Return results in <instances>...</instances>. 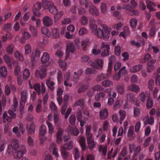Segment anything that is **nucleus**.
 <instances>
[{
	"mask_svg": "<svg viewBox=\"0 0 160 160\" xmlns=\"http://www.w3.org/2000/svg\"><path fill=\"white\" fill-rule=\"evenodd\" d=\"M156 62V60L153 59L149 61L148 63V71L150 72L153 69L154 67V64Z\"/></svg>",
	"mask_w": 160,
	"mask_h": 160,
	"instance_id": "obj_19",
	"label": "nucleus"
},
{
	"mask_svg": "<svg viewBox=\"0 0 160 160\" xmlns=\"http://www.w3.org/2000/svg\"><path fill=\"white\" fill-rule=\"evenodd\" d=\"M34 88L37 92L38 94L39 95L41 93V88L40 84L37 83L35 84L33 86Z\"/></svg>",
	"mask_w": 160,
	"mask_h": 160,
	"instance_id": "obj_50",
	"label": "nucleus"
},
{
	"mask_svg": "<svg viewBox=\"0 0 160 160\" xmlns=\"http://www.w3.org/2000/svg\"><path fill=\"white\" fill-rule=\"evenodd\" d=\"M43 25L46 27H49L52 26L53 23V21L52 18L48 16H45L42 20Z\"/></svg>",
	"mask_w": 160,
	"mask_h": 160,
	"instance_id": "obj_9",
	"label": "nucleus"
},
{
	"mask_svg": "<svg viewBox=\"0 0 160 160\" xmlns=\"http://www.w3.org/2000/svg\"><path fill=\"white\" fill-rule=\"evenodd\" d=\"M13 103V105L12 106V108L13 111H16L18 106V101L16 98H14Z\"/></svg>",
	"mask_w": 160,
	"mask_h": 160,
	"instance_id": "obj_64",
	"label": "nucleus"
},
{
	"mask_svg": "<svg viewBox=\"0 0 160 160\" xmlns=\"http://www.w3.org/2000/svg\"><path fill=\"white\" fill-rule=\"evenodd\" d=\"M14 46L12 44L8 45L7 49V52L8 53L11 54L13 52Z\"/></svg>",
	"mask_w": 160,
	"mask_h": 160,
	"instance_id": "obj_56",
	"label": "nucleus"
},
{
	"mask_svg": "<svg viewBox=\"0 0 160 160\" xmlns=\"http://www.w3.org/2000/svg\"><path fill=\"white\" fill-rule=\"evenodd\" d=\"M67 107V105L64 104L62 108L61 109V112L62 114H65V118H67L69 115L71 113V108H68L66 113H65L66 108Z\"/></svg>",
	"mask_w": 160,
	"mask_h": 160,
	"instance_id": "obj_14",
	"label": "nucleus"
},
{
	"mask_svg": "<svg viewBox=\"0 0 160 160\" xmlns=\"http://www.w3.org/2000/svg\"><path fill=\"white\" fill-rule=\"evenodd\" d=\"M40 53L41 52L38 48H37L34 51L32 52L31 58H32V65H33V63L34 61L35 57H39L40 56Z\"/></svg>",
	"mask_w": 160,
	"mask_h": 160,
	"instance_id": "obj_20",
	"label": "nucleus"
},
{
	"mask_svg": "<svg viewBox=\"0 0 160 160\" xmlns=\"http://www.w3.org/2000/svg\"><path fill=\"white\" fill-rule=\"evenodd\" d=\"M53 148L52 154L56 157H58L59 155L58 153V150L55 146V143L54 142H51L50 144V148Z\"/></svg>",
	"mask_w": 160,
	"mask_h": 160,
	"instance_id": "obj_29",
	"label": "nucleus"
},
{
	"mask_svg": "<svg viewBox=\"0 0 160 160\" xmlns=\"http://www.w3.org/2000/svg\"><path fill=\"white\" fill-rule=\"evenodd\" d=\"M108 74H102L98 76L97 80L98 81H102L104 79L108 78Z\"/></svg>",
	"mask_w": 160,
	"mask_h": 160,
	"instance_id": "obj_47",
	"label": "nucleus"
},
{
	"mask_svg": "<svg viewBox=\"0 0 160 160\" xmlns=\"http://www.w3.org/2000/svg\"><path fill=\"white\" fill-rule=\"evenodd\" d=\"M59 65L63 71L65 70L67 68V64L65 61L59 59L58 61Z\"/></svg>",
	"mask_w": 160,
	"mask_h": 160,
	"instance_id": "obj_38",
	"label": "nucleus"
},
{
	"mask_svg": "<svg viewBox=\"0 0 160 160\" xmlns=\"http://www.w3.org/2000/svg\"><path fill=\"white\" fill-rule=\"evenodd\" d=\"M46 84L48 87L52 91L54 90V85H55V83L51 81L50 79L47 80Z\"/></svg>",
	"mask_w": 160,
	"mask_h": 160,
	"instance_id": "obj_24",
	"label": "nucleus"
},
{
	"mask_svg": "<svg viewBox=\"0 0 160 160\" xmlns=\"http://www.w3.org/2000/svg\"><path fill=\"white\" fill-rule=\"evenodd\" d=\"M46 132V126L44 125H42L40 128L39 135L42 136L44 135Z\"/></svg>",
	"mask_w": 160,
	"mask_h": 160,
	"instance_id": "obj_40",
	"label": "nucleus"
},
{
	"mask_svg": "<svg viewBox=\"0 0 160 160\" xmlns=\"http://www.w3.org/2000/svg\"><path fill=\"white\" fill-rule=\"evenodd\" d=\"M127 99L130 102H134L135 101V96L134 94L132 92L128 93L127 95Z\"/></svg>",
	"mask_w": 160,
	"mask_h": 160,
	"instance_id": "obj_34",
	"label": "nucleus"
},
{
	"mask_svg": "<svg viewBox=\"0 0 160 160\" xmlns=\"http://www.w3.org/2000/svg\"><path fill=\"white\" fill-rule=\"evenodd\" d=\"M54 18L55 21L58 20L61 18L63 15V12L62 11H60L58 12H57V13L54 14Z\"/></svg>",
	"mask_w": 160,
	"mask_h": 160,
	"instance_id": "obj_53",
	"label": "nucleus"
},
{
	"mask_svg": "<svg viewBox=\"0 0 160 160\" xmlns=\"http://www.w3.org/2000/svg\"><path fill=\"white\" fill-rule=\"evenodd\" d=\"M53 3L51 1L46 0H43L42 1V6L45 9H49L51 5H53Z\"/></svg>",
	"mask_w": 160,
	"mask_h": 160,
	"instance_id": "obj_22",
	"label": "nucleus"
},
{
	"mask_svg": "<svg viewBox=\"0 0 160 160\" xmlns=\"http://www.w3.org/2000/svg\"><path fill=\"white\" fill-rule=\"evenodd\" d=\"M75 105L76 106H80L82 108L84 106V101L83 99H80L78 100L75 103Z\"/></svg>",
	"mask_w": 160,
	"mask_h": 160,
	"instance_id": "obj_63",
	"label": "nucleus"
},
{
	"mask_svg": "<svg viewBox=\"0 0 160 160\" xmlns=\"http://www.w3.org/2000/svg\"><path fill=\"white\" fill-rule=\"evenodd\" d=\"M29 30L33 36H36L37 34V31L36 28L32 25H29Z\"/></svg>",
	"mask_w": 160,
	"mask_h": 160,
	"instance_id": "obj_39",
	"label": "nucleus"
},
{
	"mask_svg": "<svg viewBox=\"0 0 160 160\" xmlns=\"http://www.w3.org/2000/svg\"><path fill=\"white\" fill-rule=\"evenodd\" d=\"M141 146H138L134 150V157H137L138 153L141 151Z\"/></svg>",
	"mask_w": 160,
	"mask_h": 160,
	"instance_id": "obj_61",
	"label": "nucleus"
},
{
	"mask_svg": "<svg viewBox=\"0 0 160 160\" xmlns=\"http://www.w3.org/2000/svg\"><path fill=\"white\" fill-rule=\"evenodd\" d=\"M128 89L129 90L136 93L138 92L140 90V88L138 86L134 84H132L129 86Z\"/></svg>",
	"mask_w": 160,
	"mask_h": 160,
	"instance_id": "obj_33",
	"label": "nucleus"
},
{
	"mask_svg": "<svg viewBox=\"0 0 160 160\" xmlns=\"http://www.w3.org/2000/svg\"><path fill=\"white\" fill-rule=\"evenodd\" d=\"M146 2L147 8L149 9L150 12L156 11V10L154 8L156 6L155 3L149 0H147Z\"/></svg>",
	"mask_w": 160,
	"mask_h": 160,
	"instance_id": "obj_17",
	"label": "nucleus"
},
{
	"mask_svg": "<svg viewBox=\"0 0 160 160\" xmlns=\"http://www.w3.org/2000/svg\"><path fill=\"white\" fill-rule=\"evenodd\" d=\"M116 88L118 93L120 94H122L124 92L125 88L123 85H117Z\"/></svg>",
	"mask_w": 160,
	"mask_h": 160,
	"instance_id": "obj_37",
	"label": "nucleus"
},
{
	"mask_svg": "<svg viewBox=\"0 0 160 160\" xmlns=\"http://www.w3.org/2000/svg\"><path fill=\"white\" fill-rule=\"evenodd\" d=\"M101 26L103 28V30L101 29L100 28H98L96 33H95L94 34L100 38H103V39L108 38L110 35V30L106 25L102 24Z\"/></svg>",
	"mask_w": 160,
	"mask_h": 160,
	"instance_id": "obj_1",
	"label": "nucleus"
},
{
	"mask_svg": "<svg viewBox=\"0 0 160 160\" xmlns=\"http://www.w3.org/2000/svg\"><path fill=\"white\" fill-rule=\"evenodd\" d=\"M123 8L124 9L132 12L135 15H138V12L134 10L129 5L124 4L123 5Z\"/></svg>",
	"mask_w": 160,
	"mask_h": 160,
	"instance_id": "obj_30",
	"label": "nucleus"
},
{
	"mask_svg": "<svg viewBox=\"0 0 160 160\" xmlns=\"http://www.w3.org/2000/svg\"><path fill=\"white\" fill-rule=\"evenodd\" d=\"M113 84L112 82L109 80H105L102 82V85L104 87H109Z\"/></svg>",
	"mask_w": 160,
	"mask_h": 160,
	"instance_id": "obj_42",
	"label": "nucleus"
},
{
	"mask_svg": "<svg viewBox=\"0 0 160 160\" xmlns=\"http://www.w3.org/2000/svg\"><path fill=\"white\" fill-rule=\"evenodd\" d=\"M120 116V123L122 124V122L126 116V112L123 110H120L119 112Z\"/></svg>",
	"mask_w": 160,
	"mask_h": 160,
	"instance_id": "obj_31",
	"label": "nucleus"
},
{
	"mask_svg": "<svg viewBox=\"0 0 160 160\" xmlns=\"http://www.w3.org/2000/svg\"><path fill=\"white\" fill-rule=\"evenodd\" d=\"M99 150L100 152H102L103 156H105L106 155L107 152V147L106 146H101L99 148Z\"/></svg>",
	"mask_w": 160,
	"mask_h": 160,
	"instance_id": "obj_43",
	"label": "nucleus"
},
{
	"mask_svg": "<svg viewBox=\"0 0 160 160\" xmlns=\"http://www.w3.org/2000/svg\"><path fill=\"white\" fill-rule=\"evenodd\" d=\"M126 73L127 71L126 70V67L123 66L119 70L118 74L114 76V79L116 80H118L121 77V74H125Z\"/></svg>",
	"mask_w": 160,
	"mask_h": 160,
	"instance_id": "obj_12",
	"label": "nucleus"
},
{
	"mask_svg": "<svg viewBox=\"0 0 160 160\" xmlns=\"http://www.w3.org/2000/svg\"><path fill=\"white\" fill-rule=\"evenodd\" d=\"M137 22L134 18H132L130 20V24L131 26L133 28H135L137 26Z\"/></svg>",
	"mask_w": 160,
	"mask_h": 160,
	"instance_id": "obj_62",
	"label": "nucleus"
},
{
	"mask_svg": "<svg viewBox=\"0 0 160 160\" xmlns=\"http://www.w3.org/2000/svg\"><path fill=\"white\" fill-rule=\"evenodd\" d=\"M67 132L69 134L75 136H78L79 133V131L78 129L75 127L71 126H69L68 128Z\"/></svg>",
	"mask_w": 160,
	"mask_h": 160,
	"instance_id": "obj_11",
	"label": "nucleus"
},
{
	"mask_svg": "<svg viewBox=\"0 0 160 160\" xmlns=\"http://www.w3.org/2000/svg\"><path fill=\"white\" fill-rule=\"evenodd\" d=\"M90 27L92 32L94 34L95 33H96V31L98 29L97 25L93 23H91L90 22Z\"/></svg>",
	"mask_w": 160,
	"mask_h": 160,
	"instance_id": "obj_58",
	"label": "nucleus"
},
{
	"mask_svg": "<svg viewBox=\"0 0 160 160\" xmlns=\"http://www.w3.org/2000/svg\"><path fill=\"white\" fill-rule=\"evenodd\" d=\"M46 68L45 67H43L40 71L37 70L35 72V75L37 77L40 78L41 79L44 78L46 74Z\"/></svg>",
	"mask_w": 160,
	"mask_h": 160,
	"instance_id": "obj_8",
	"label": "nucleus"
},
{
	"mask_svg": "<svg viewBox=\"0 0 160 160\" xmlns=\"http://www.w3.org/2000/svg\"><path fill=\"white\" fill-rule=\"evenodd\" d=\"M28 96V93L27 90H24L21 92L20 103V111L21 112L23 111L25 104L27 102Z\"/></svg>",
	"mask_w": 160,
	"mask_h": 160,
	"instance_id": "obj_2",
	"label": "nucleus"
},
{
	"mask_svg": "<svg viewBox=\"0 0 160 160\" xmlns=\"http://www.w3.org/2000/svg\"><path fill=\"white\" fill-rule=\"evenodd\" d=\"M88 20L87 18L85 15H83L81 20L82 24L83 26H85L88 23Z\"/></svg>",
	"mask_w": 160,
	"mask_h": 160,
	"instance_id": "obj_60",
	"label": "nucleus"
},
{
	"mask_svg": "<svg viewBox=\"0 0 160 160\" xmlns=\"http://www.w3.org/2000/svg\"><path fill=\"white\" fill-rule=\"evenodd\" d=\"M89 12L92 15L94 16L99 15V12L97 8L93 5H91L89 7Z\"/></svg>",
	"mask_w": 160,
	"mask_h": 160,
	"instance_id": "obj_16",
	"label": "nucleus"
},
{
	"mask_svg": "<svg viewBox=\"0 0 160 160\" xmlns=\"http://www.w3.org/2000/svg\"><path fill=\"white\" fill-rule=\"evenodd\" d=\"M102 50L101 55L103 57H106L108 55L110 47L109 45L103 44L101 47Z\"/></svg>",
	"mask_w": 160,
	"mask_h": 160,
	"instance_id": "obj_10",
	"label": "nucleus"
},
{
	"mask_svg": "<svg viewBox=\"0 0 160 160\" xmlns=\"http://www.w3.org/2000/svg\"><path fill=\"white\" fill-rule=\"evenodd\" d=\"M100 8L102 13L105 14L107 10V7L104 3H102L101 4Z\"/></svg>",
	"mask_w": 160,
	"mask_h": 160,
	"instance_id": "obj_51",
	"label": "nucleus"
},
{
	"mask_svg": "<svg viewBox=\"0 0 160 160\" xmlns=\"http://www.w3.org/2000/svg\"><path fill=\"white\" fill-rule=\"evenodd\" d=\"M69 121L70 123L72 125L74 124L76 121V116L74 114L71 115L69 118Z\"/></svg>",
	"mask_w": 160,
	"mask_h": 160,
	"instance_id": "obj_54",
	"label": "nucleus"
},
{
	"mask_svg": "<svg viewBox=\"0 0 160 160\" xmlns=\"http://www.w3.org/2000/svg\"><path fill=\"white\" fill-rule=\"evenodd\" d=\"M87 143L88 145V148L91 150H92L95 145V144L94 140L87 141Z\"/></svg>",
	"mask_w": 160,
	"mask_h": 160,
	"instance_id": "obj_45",
	"label": "nucleus"
},
{
	"mask_svg": "<svg viewBox=\"0 0 160 160\" xmlns=\"http://www.w3.org/2000/svg\"><path fill=\"white\" fill-rule=\"evenodd\" d=\"M73 147V143L72 141H70L64 144L62 146L61 148L65 150H70Z\"/></svg>",
	"mask_w": 160,
	"mask_h": 160,
	"instance_id": "obj_23",
	"label": "nucleus"
},
{
	"mask_svg": "<svg viewBox=\"0 0 160 160\" xmlns=\"http://www.w3.org/2000/svg\"><path fill=\"white\" fill-rule=\"evenodd\" d=\"M49 59V54L47 52H43L41 58V61L42 63H45L48 62Z\"/></svg>",
	"mask_w": 160,
	"mask_h": 160,
	"instance_id": "obj_18",
	"label": "nucleus"
},
{
	"mask_svg": "<svg viewBox=\"0 0 160 160\" xmlns=\"http://www.w3.org/2000/svg\"><path fill=\"white\" fill-rule=\"evenodd\" d=\"M107 92V90H105L104 91L100 92L97 93L95 96V100L97 102H99L100 101L101 98H105L106 96V93Z\"/></svg>",
	"mask_w": 160,
	"mask_h": 160,
	"instance_id": "obj_15",
	"label": "nucleus"
},
{
	"mask_svg": "<svg viewBox=\"0 0 160 160\" xmlns=\"http://www.w3.org/2000/svg\"><path fill=\"white\" fill-rule=\"evenodd\" d=\"M75 48L73 43L71 42L67 43L66 49V55L65 60H67L69 56L70 52L73 53L75 51Z\"/></svg>",
	"mask_w": 160,
	"mask_h": 160,
	"instance_id": "obj_5",
	"label": "nucleus"
},
{
	"mask_svg": "<svg viewBox=\"0 0 160 160\" xmlns=\"http://www.w3.org/2000/svg\"><path fill=\"white\" fill-rule=\"evenodd\" d=\"M97 71L94 69L89 68H88L86 71V74H92L96 73Z\"/></svg>",
	"mask_w": 160,
	"mask_h": 160,
	"instance_id": "obj_57",
	"label": "nucleus"
},
{
	"mask_svg": "<svg viewBox=\"0 0 160 160\" xmlns=\"http://www.w3.org/2000/svg\"><path fill=\"white\" fill-rule=\"evenodd\" d=\"M153 101L152 99L150 97H148V98L146 106L148 109L151 108L153 106Z\"/></svg>",
	"mask_w": 160,
	"mask_h": 160,
	"instance_id": "obj_41",
	"label": "nucleus"
},
{
	"mask_svg": "<svg viewBox=\"0 0 160 160\" xmlns=\"http://www.w3.org/2000/svg\"><path fill=\"white\" fill-rule=\"evenodd\" d=\"M27 129L28 132L29 134H32L35 132V126L34 124L32 123L29 126H28Z\"/></svg>",
	"mask_w": 160,
	"mask_h": 160,
	"instance_id": "obj_32",
	"label": "nucleus"
},
{
	"mask_svg": "<svg viewBox=\"0 0 160 160\" xmlns=\"http://www.w3.org/2000/svg\"><path fill=\"white\" fill-rule=\"evenodd\" d=\"M30 35L27 32H24L22 34V38L21 39V42L22 43L25 42V40L28 39L30 38Z\"/></svg>",
	"mask_w": 160,
	"mask_h": 160,
	"instance_id": "obj_36",
	"label": "nucleus"
},
{
	"mask_svg": "<svg viewBox=\"0 0 160 160\" xmlns=\"http://www.w3.org/2000/svg\"><path fill=\"white\" fill-rule=\"evenodd\" d=\"M88 88L87 85H83L81 86L78 88V93H80L86 90Z\"/></svg>",
	"mask_w": 160,
	"mask_h": 160,
	"instance_id": "obj_59",
	"label": "nucleus"
},
{
	"mask_svg": "<svg viewBox=\"0 0 160 160\" xmlns=\"http://www.w3.org/2000/svg\"><path fill=\"white\" fill-rule=\"evenodd\" d=\"M4 59L8 67L10 68H12V64L11 62V59L8 55L5 54L4 56Z\"/></svg>",
	"mask_w": 160,
	"mask_h": 160,
	"instance_id": "obj_26",
	"label": "nucleus"
},
{
	"mask_svg": "<svg viewBox=\"0 0 160 160\" xmlns=\"http://www.w3.org/2000/svg\"><path fill=\"white\" fill-rule=\"evenodd\" d=\"M116 57L114 56H112L109 58V62L108 64V67L107 70L108 72L109 73L111 72L112 68V64L116 61Z\"/></svg>",
	"mask_w": 160,
	"mask_h": 160,
	"instance_id": "obj_13",
	"label": "nucleus"
},
{
	"mask_svg": "<svg viewBox=\"0 0 160 160\" xmlns=\"http://www.w3.org/2000/svg\"><path fill=\"white\" fill-rule=\"evenodd\" d=\"M85 142L86 140L85 138L83 137H80L79 139V143L81 148L83 151H84L86 148Z\"/></svg>",
	"mask_w": 160,
	"mask_h": 160,
	"instance_id": "obj_25",
	"label": "nucleus"
},
{
	"mask_svg": "<svg viewBox=\"0 0 160 160\" xmlns=\"http://www.w3.org/2000/svg\"><path fill=\"white\" fill-rule=\"evenodd\" d=\"M27 152V150L24 146H23L21 150L16 152L14 155V157L16 159H19L22 157Z\"/></svg>",
	"mask_w": 160,
	"mask_h": 160,
	"instance_id": "obj_7",
	"label": "nucleus"
},
{
	"mask_svg": "<svg viewBox=\"0 0 160 160\" xmlns=\"http://www.w3.org/2000/svg\"><path fill=\"white\" fill-rule=\"evenodd\" d=\"M48 10L50 13H52L53 14H55L58 11L56 8L53 5H53H51V7L49 8Z\"/></svg>",
	"mask_w": 160,
	"mask_h": 160,
	"instance_id": "obj_52",
	"label": "nucleus"
},
{
	"mask_svg": "<svg viewBox=\"0 0 160 160\" xmlns=\"http://www.w3.org/2000/svg\"><path fill=\"white\" fill-rule=\"evenodd\" d=\"M0 74L1 76L4 78H5L7 76V70L5 66H2L0 68Z\"/></svg>",
	"mask_w": 160,
	"mask_h": 160,
	"instance_id": "obj_27",
	"label": "nucleus"
},
{
	"mask_svg": "<svg viewBox=\"0 0 160 160\" xmlns=\"http://www.w3.org/2000/svg\"><path fill=\"white\" fill-rule=\"evenodd\" d=\"M14 56L16 58H18L20 61H23V56L18 51H17L15 52Z\"/></svg>",
	"mask_w": 160,
	"mask_h": 160,
	"instance_id": "obj_49",
	"label": "nucleus"
},
{
	"mask_svg": "<svg viewBox=\"0 0 160 160\" xmlns=\"http://www.w3.org/2000/svg\"><path fill=\"white\" fill-rule=\"evenodd\" d=\"M30 76V73L28 69L27 68L25 69L23 72V77L24 79H27Z\"/></svg>",
	"mask_w": 160,
	"mask_h": 160,
	"instance_id": "obj_55",
	"label": "nucleus"
},
{
	"mask_svg": "<svg viewBox=\"0 0 160 160\" xmlns=\"http://www.w3.org/2000/svg\"><path fill=\"white\" fill-rule=\"evenodd\" d=\"M8 112L11 118L8 116L7 112H5L3 116V122L4 123H6L5 119H6L8 122H11L12 119L15 118L16 117V114L13 112L12 110H9L8 111Z\"/></svg>",
	"mask_w": 160,
	"mask_h": 160,
	"instance_id": "obj_4",
	"label": "nucleus"
},
{
	"mask_svg": "<svg viewBox=\"0 0 160 160\" xmlns=\"http://www.w3.org/2000/svg\"><path fill=\"white\" fill-rule=\"evenodd\" d=\"M108 109L104 108L101 110L100 112V118L101 119H104L108 115Z\"/></svg>",
	"mask_w": 160,
	"mask_h": 160,
	"instance_id": "obj_21",
	"label": "nucleus"
},
{
	"mask_svg": "<svg viewBox=\"0 0 160 160\" xmlns=\"http://www.w3.org/2000/svg\"><path fill=\"white\" fill-rule=\"evenodd\" d=\"M31 18L32 21H35L36 26L37 27H39L41 23V21L39 19L36 18L34 16L31 17Z\"/></svg>",
	"mask_w": 160,
	"mask_h": 160,
	"instance_id": "obj_46",
	"label": "nucleus"
},
{
	"mask_svg": "<svg viewBox=\"0 0 160 160\" xmlns=\"http://www.w3.org/2000/svg\"><path fill=\"white\" fill-rule=\"evenodd\" d=\"M142 68V66L141 65H138L133 66L130 69V71L132 72H135L138 71Z\"/></svg>",
	"mask_w": 160,
	"mask_h": 160,
	"instance_id": "obj_35",
	"label": "nucleus"
},
{
	"mask_svg": "<svg viewBox=\"0 0 160 160\" xmlns=\"http://www.w3.org/2000/svg\"><path fill=\"white\" fill-rule=\"evenodd\" d=\"M19 146V141L14 139L12 140L11 144L8 146V152L10 154L12 153L13 150H16Z\"/></svg>",
	"mask_w": 160,
	"mask_h": 160,
	"instance_id": "obj_3",
	"label": "nucleus"
},
{
	"mask_svg": "<svg viewBox=\"0 0 160 160\" xmlns=\"http://www.w3.org/2000/svg\"><path fill=\"white\" fill-rule=\"evenodd\" d=\"M53 36L54 38H57L59 36V30L57 28H54L52 30Z\"/></svg>",
	"mask_w": 160,
	"mask_h": 160,
	"instance_id": "obj_48",
	"label": "nucleus"
},
{
	"mask_svg": "<svg viewBox=\"0 0 160 160\" xmlns=\"http://www.w3.org/2000/svg\"><path fill=\"white\" fill-rule=\"evenodd\" d=\"M90 43V41L88 39H86L82 41L81 45L82 46H84L83 48V51H86L87 50Z\"/></svg>",
	"mask_w": 160,
	"mask_h": 160,
	"instance_id": "obj_28",
	"label": "nucleus"
},
{
	"mask_svg": "<svg viewBox=\"0 0 160 160\" xmlns=\"http://www.w3.org/2000/svg\"><path fill=\"white\" fill-rule=\"evenodd\" d=\"M94 62L92 61L89 62V65L92 67L97 69H101L103 64V60L101 59H98L96 60Z\"/></svg>",
	"mask_w": 160,
	"mask_h": 160,
	"instance_id": "obj_6",
	"label": "nucleus"
},
{
	"mask_svg": "<svg viewBox=\"0 0 160 160\" xmlns=\"http://www.w3.org/2000/svg\"><path fill=\"white\" fill-rule=\"evenodd\" d=\"M11 28V24L9 23H8L4 25L3 27V29L9 33L10 32Z\"/></svg>",
	"mask_w": 160,
	"mask_h": 160,
	"instance_id": "obj_44",
	"label": "nucleus"
}]
</instances>
